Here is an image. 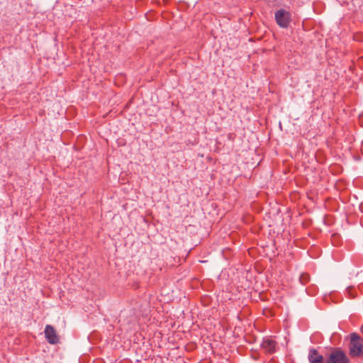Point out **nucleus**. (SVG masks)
Listing matches in <instances>:
<instances>
[{
  "label": "nucleus",
  "mask_w": 363,
  "mask_h": 363,
  "mask_svg": "<svg viewBox=\"0 0 363 363\" xmlns=\"http://www.w3.org/2000/svg\"><path fill=\"white\" fill-rule=\"evenodd\" d=\"M325 363H350V359L340 347H335L329 354Z\"/></svg>",
  "instance_id": "f03ea898"
},
{
  "label": "nucleus",
  "mask_w": 363,
  "mask_h": 363,
  "mask_svg": "<svg viewBox=\"0 0 363 363\" xmlns=\"http://www.w3.org/2000/svg\"><path fill=\"white\" fill-rule=\"evenodd\" d=\"M348 347L352 357H363V338L357 333L350 335Z\"/></svg>",
  "instance_id": "f257e3e1"
},
{
  "label": "nucleus",
  "mask_w": 363,
  "mask_h": 363,
  "mask_svg": "<svg viewBox=\"0 0 363 363\" xmlns=\"http://www.w3.org/2000/svg\"><path fill=\"white\" fill-rule=\"evenodd\" d=\"M261 345L266 352L273 353L276 350L277 342L271 338H265Z\"/></svg>",
  "instance_id": "39448f33"
},
{
  "label": "nucleus",
  "mask_w": 363,
  "mask_h": 363,
  "mask_svg": "<svg viewBox=\"0 0 363 363\" xmlns=\"http://www.w3.org/2000/svg\"><path fill=\"white\" fill-rule=\"evenodd\" d=\"M310 363H324L323 355L320 354L315 349H311L308 354Z\"/></svg>",
  "instance_id": "423d86ee"
},
{
  "label": "nucleus",
  "mask_w": 363,
  "mask_h": 363,
  "mask_svg": "<svg viewBox=\"0 0 363 363\" xmlns=\"http://www.w3.org/2000/svg\"><path fill=\"white\" fill-rule=\"evenodd\" d=\"M44 333L45 337L50 344L55 345L59 342V336L53 326L47 325Z\"/></svg>",
  "instance_id": "20e7f679"
},
{
  "label": "nucleus",
  "mask_w": 363,
  "mask_h": 363,
  "mask_svg": "<svg viewBox=\"0 0 363 363\" xmlns=\"http://www.w3.org/2000/svg\"><path fill=\"white\" fill-rule=\"evenodd\" d=\"M274 17L277 23L281 28H288L291 21V12L283 9L277 10Z\"/></svg>",
  "instance_id": "7ed1b4c3"
}]
</instances>
